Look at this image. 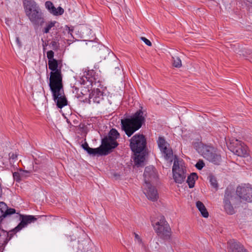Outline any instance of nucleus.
I'll return each mask as SVG.
<instances>
[{
  "label": "nucleus",
  "mask_w": 252,
  "mask_h": 252,
  "mask_svg": "<svg viewBox=\"0 0 252 252\" xmlns=\"http://www.w3.org/2000/svg\"><path fill=\"white\" fill-rule=\"evenodd\" d=\"M143 112L139 110L130 118L121 120L122 128L126 134L130 137L139 129L144 123Z\"/></svg>",
  "instance_id": "f257e3e1"
},
{
  "label": "nucleus",
  "mask_w": 252,
  "mask_h": 252,
  "mask_svg": "<svg viewBox=\"0 0 252 252\" xmlns=\"http://www.w3.org/2000/svg\"><path fill=\"white\" fill-rule=\"evenodd\" d=\"M49 85L57 106L62 108L66 105L67 101L64 94L63 82L50 84Z\"/></svg>",
  "instance_id": "f03ea898"
},
{
  "label": "nucleus",
  "mask_w": 252,
  "mask_h": 252,
  "mask_svg": "<svg viewBox=\"0 0 252 252\" xmlns=\"http://www.w3.org/2000/svg\"><path fill=\"white\" fill-rule=\"evenodd\" d=\"M173 178L177 184H182L185 181L187 176V170L185 163L176 156L174 158L172 167Z\"/></svg>",
  "instance_id": "7ed1b4c3"
},
{
  "label": "nucleus",
  "mask_w": 252,
  "mask_h": 252,
  "mask_svg": "<svg viewBox=\"0 0 252 252\" xmlns=\"http://www.w3.org/2000/svg\"><path fill=\"white\" fill-rule=\"evenodd\" d=\"M152 225L158 236L166 239L169 238L171 229L164 217H161L155 222L152 221Z\"/></svg>",
  "instance_id": "20e7f679"
},
{
  "label": "nucleus",
  "mask_w": 252,
  "mask_h": 252,
  "mask_svg": "<svg viewBox=\"0 0 252 252\" xmlns=\"http://www.w3.org/2000/svg\"><path fill=\"white\" fill-rule=\"evenodd\" d=\"M238 201L239 199L234 192L227 189L223 199L224 208L227 214L232 215L235 213L233 205L237 204Z\"/></svg>",
  "instance_id": "39448f33"
},
{
  "label": "nucleus",
  "mask_w": 252,
  "mask_h": 252,
  "mask_svg": "<svg viewBox=\"0 0 252 252\" xmlns=\"http://www.w3.org/2000/svg\"><path fill=\"white\" fill-rule=\"evenodd\" d=\"M129 146L134 153H141L146 146V139L143 134H136L130 139Z\"/></svg>",
  "instance_id": "423d86ee"
},
{
  "label": "nucleus",
  "mask_w": 252,
  "mask_h": 252,
  "mask_svg": "<svg viewBox=\"0 0 252 252\" xmlns=\"http://www.w3.org/2000/svg\"><path fill=\"white\" fill-rule=\"evenodd\" d=\"M119 135L117 130L112 128L109 132L108 135L102 139V146L106 148L109 154L111 152L112 149L118 145L116 139L119 137Z\"/></svg>",
  "instance_id": "0eeeda50"
},
{
  "label": "nucleus",
  "mask_w": 252,
  "mask_h": 252,
  "mask_svg": "<svg viewBox=\"0 0 252 252\" xmlns=\"http://www.w3.org/2000/svg\"><path fill=\"white\" fill-rule=\"evenodd\" d=\"M49 68L52 71L50 73L49 84L62 82V74L60 68H58L57 60L48 61Z\"/></svg>",
  "instance_id": "6e6552de"
},
{
  "label": "nucleus",
  "mask_w": 252,
  "mask_h": 252,
  "mask_svg": "<svg viewBox=\"0 0 252 252\" xmlns=\"http://www.w3.org/2000/svg\"><path fill=\"white\" fill-rule=\"evenodd\" d=\"M26 14L34 25L41 26L44 23L43 13L39 6L27 11Z\"/></svg>",
  "instance_id": "1a4fd4ad"
},
{
  "label": "nucleus",
  "mask_w": 252,
  "mask_h": 252,
  "mask_svg": "<svg viewBox=\"0 0 252 252\" xmlns=\"http://www.w3.org/2000/svg\"><path fill=\"white\" fill-rule=\"evenodd\" d=\"M158 144L160 151L164 154V158L171 162L173 160V152L169 144L162 137H159Z\"/></svg>",
  "instance_id": "9d476101"
},
{
  "label": "nucleus",
  "mask_w": 252,
  "mask_h": 252,
  "mask_svg": "<svg viewBox=\"0 0 252 252\" xmlns=\"http://www.w3.org/2000/svg\"><path fill=\"white\" fill-rule=\"evenodd\" d=\"M158 177L157 170L154 166H149L146 167L144 173V184H150L151 182L156 181Z\"/></svg>",
  "instance_id": "9b49d317"
},
{
  "label": "nucleus",
  "mask_w": 252,
  "mask_h": 252,
  "mask_svg": "<svg viewBox=\"0 0 252 252\" xmlns=\"http://www.w3.org/2000/svg\"><path fill=\"white\" fill-rule=\"evenodd\" d=\"M195 147L196 151L206 159L215 151L212 146L204 144L202 143H196L195 145Z\"/></svg>",
  "instance_id": "f8f14e48"
},
{
  "label": "nucleus",
  "mask_w": 252,
  "mask_h": 252,
  "mask_svg": "<svg viewBox=\"0 0 252 252\" xmlns=\"http://www.w3.org/2000/svg\"><path fill=\"white\" fill-rule=\"evenodd\" d=\"M143 191L148 199L155 201L158 198L157 189L151 184H143Z\"/></svg>",
  "instance_id": "ddd939ff"
},
{
  "label": "nucleus",
  "mask_w": 252,
  "mask_h": 252,
  "mask_svg": "<svg viewBox=\"0 0 252 252\" xmlns=\"http://www.w3.org/2000/svg\"><path fill=\"white\" fill-rule=\"evenodd\" d=\"M252 188L250 187H241L237 188L236 192L239 198L243 200L252 202Z\"/></svg>",
  "instance_id": "4468645a"
},
{
  "label": "nucleus",
  "mask_w": 252,
  "mask_h": 252,
  "mask_svg": "<svg viewBox=\"0 0 252 252\" xmlns=\"http://www.w3.org/2000/svg\"><path fill=\"white\" fill-rule=\"evenodd\" d=\"M19 220L21 222L14 229V231L15 232L20 231L23 228L27 226L28 224L31 223L32 222H34L36 220V218L33 216H25L20 215Z\"/></svg>",
  "instance_id": "2eb2a0df"
},
{
  "label": "nucleus",
  "mask_w": 252,
  "mask_h": 252,
  "mask_svg": "<svg viewBox=\"0 0 252 252\" xmlns=\"http://www.w3.org/2000/svg\"><path fill=\"white\" fill-rule=\"evenodd\" d=\"M103 93L99 89H97L93 90L90 94L89 103L99 104L103 102Z\"/></svg>",
  "instance_id": "dca6fc26"
},
{
  "label": "nucleus",
  "mask_w": 252,
  "mask_h": 252,
  "mask_svg": "<svg viewBox=\"0 0 252 252\" xmlns=\"http://www.w3.org/2000/svg\"><path fill=\"white\" fill-rule=\"evenodd\" d=\"M229 252H248L243 246L234 240L228 242Z\"/></svg>",
  "instance_id": "f3484780"
},
{
  "label": "nucleus",
  "mask_w": 252,
  "mask_h": 252,
  "mask_svg": "<svg viewBox=\"0 0 252 252\" xmlns=\"http://www.w3.org/2000/svg\"><path fill=\"white\" fill-rule=\"evenodd\" d=\"M87 152L90 155L95 156L96 155H107L109 154L106 148L102 146V143L99 148L93 149L91 148H88Z\"/></svg>",
  "instance_id": "a211bd4d"
},
{
  "label": "nucleus",
  "mask_w": 252,
  "mask_h": 252,
  "mask_svg": "<svg viewBox=\"0 0 252 252\" xmlns=\"http://www.w3.org/2000/svg\"><path fill=\"white\" fill-rule=\"evenodd\" d=\"M232 152L236 155L239 157H245L247 155L246 148L241 144L234 147Z\"/></svg>",
  "instance_id": "6ab92c4d"
},
{
  "label": "nucleus",
  "mask_w": 252,
  "mask_h": 252,
  "mask_svg": "<svg viewBox=\"0 0 252 252\" xmlns=\"http://www.w3.org/2000/svg\"><path fill=\"white\" fill-rule=\"evenodd\" d=\"M23 6L25 9V13L31 9L39 6L37 3L34 0H23Z\"/></svg>",
  "instance_id": "aec40b11"
},
{
  "label": "nucleus",
  "mask_w": 252,
  "mask_h": 252,
  "mask_svg": "<svg viewBox=\"0 0 252 252\" xmlns=\"http://www.w3.org/2000/svg\"><path fill=\"white\" fill-rule=\"evenodd\" d=\"M196 207L200 212L201 215L204 218H208L209 213L203 203L200 201H197L196 202Z\"/></svg>",
  "instance_id": "412c9836"
},
{
  "label": "nucleus",
  "mask_w": 252,
  "mask_h": 252,
  "mask_svg": "<svg viewBox=\"0 0 252 252\" xmlns=\"http://www.w3.org/2000/svg\"><path fill=\"white\" fill-rule=\"evenodd\" d=\"M207 160L215 164H220L221 161V158L220 154L216 153L214 151L212 153L211 155L209 156V158H208Z\"/></svg>",
  "instance_id": "4be33fe9"
},
{
  "label": "nucleus",
  "mask_w": 252,
  "mask_h": 252,
  "mask_svg": "<svg viewBox=\"0 0 252 252\" xmlns=\"http://www.w3.org/2000/svg\"><path fill=\"white\" fill-rule=\"evenodd\" d=\"M140 153L134 154V162L137 166H142L145 160V156Z\"/></svg>",
  "instance_id": "5701e85b"
},
{
  "label": "nucleus",
  "mask_w": 252,
  "mask_h": 252,
  "mask_svg": "<svg viewBox=\"0 0 252 252\" xmlns=\"http://www.w3.org/2000/svg\"><path fill=\"white\" fill-rule=\"evenodd\" d=\"M197 175L195 173H192L188 177L187 182L189 188H192L194 187L195 180L197 179Z\"/></svg>",
  "instance_id": "b1692460"
},
{
  "label": "nucleus",
  "mask_w": 252,
  "mask_h": 252,
  "mask_svg": "<svg viewBox=\"0 0 252 252\" xmlns=\"http://www.w3.org/2000/svg\"><path fill=\"white\" fill-rule=\"evenodd\" d=\"M57 23L56 21H50L46 23L45 27L43 29L42 32L43 33H47L52 28L55 26Z\"/></svg>",
  "instance_id": "393cba45"
},
{
  "label": "nucleus",
  "mask_w": 252,
  "mask_h": 252,
  "mask_svg": "<svg viewBox=\"0 0 252 252\" xmlns=\"http://www.w3.org/2000/svg\"><path fill=\"white\" fill-rule=\"evenodd\" d=\"M172 65L176 68H180L182 64L180 58L177 56L172 57Z\"/></svg>",
  "instance_id": "a878e982"
},
{
  "label": "nucleus",
  "mask_w": 252,
  "mask_h": 252,
  "mask_svg": "<svg viewBox=\"0 0 252 252\" xmlns=\"http://www.w3.org/2000/svg\"><path fill=\"white\" fill-rule=\"evenodd\" d=\"M45 7L48 10L49 12L54 15L56 8L54 6L53 3L50 1H47L45 3Z\"/></svg>",
  "instance_id": "bb28decb"
},
{
  "label": "nucleus",
  "mask_w": 252,
  "mask_h": 252,
  "mask_svg": "<svg viewBox=\"0 0 252 252\" xmlns=\"http://www.w3.org/2000/svg\"><path fill=\"white\" fill-rule=\"evenodd\" d=\"M75 91H76V96L77 98H81L82 96L87 94V93L89 92V90L86 89V88H84L81 90H80L78 88L75 89Z\"/></svg>",
  "instance_id": "cd10ccee"
},
{
  "label": "nucleus",
  "mask_w": 252,
  "mask_h": 252,
  "mask_svg": "<svg viewBox=\"0 0 252 252\" xmlns=\"http://www.w3.org/2000/svg\"><path fill=\"white\" fill-rule=\"evenodd\" d=\"M8 207L7 205L3 202H0V219L2 218L3 214L5 213Z\"/></svg>",
  "instance_id": "c85d7f7f"
},
{
  "label": "nucleus",
  "mask_w": 252,
  "mask_h": 252,
  "mask_svg": "<svg viewBox=\"0 0 252 252\" xmlns=\"http://www.w3.org/2000/svg\"><path fill=\"white\" fill-rule=\"evenodd\" d=\"M7 235V233L6 231L3 230H0V244H3L5 242Z\"/></svg>",
  "instance_id": "c756f323"
},
{
  "label": "nucleus",
  "mask_w": 252,
  "mask_h": 252,
  "mask_svg": "<svg viewBox=\"0 0 252 252\" xmlns=\"http://www.w3.org/2000/svg\"><path fill=\"white\" fill-rule=\"evenodd\" d=\"M209 180L211 186L216 189H218V185L216 178L213 176H210L209 177Z\"/></svg>",
  "instance_id": "7c9ffc66"
},
{
  "label": "nucleus",
  "mask_w": 252,
  "mask_h": 252,
  "mask_svg": "<svg viewBox=\"0 0 252 252\" xmlns=\"http://www.w3.org/2000/svg\"><path fill=\"white\" fill-rule=\"evenodd\" d=\"M21 173H20V170L17 171V172H14L13 173V177L14 179V180L16 181L17 182H19L21 179Z\"/></svg>",
  "instance_id": "2f4dec72"
},
{
  "label": "nucleus",
  "mask_w": 252,
  "mask_h": 252,
  "mask_svg": "<svg viewBox=\"0 0 252 252\" xmlns=\"http://www.w3.org/2000/svg\"><path fill=\"white\" fill-rule=\"evenodd\" d=\"M50 46L53 50H57L59 48V43L55 40H53L51 42Z\"/></svg>",
  "instance_id": "473e14b6"
},
{
  "label": "nucleus",
  "mask_w": 252,
  "mask_h": 252,
  "mask_svg": "<svg viewBox=\"0 0 252 252\" xmlns=\"http://www.w3.org/2000/svg\"><path fill=\"white\" fill-rule=\"evenodd\" d=\"M16 213L15 210L13 208H7L5 213L3 214V218H5L7 216L15 214Z\"/></svg>",
  "instance_id": "72a5a7b5"
},
{
  "label": "nucleus",
  "mask_w": 252,
  "mask_h": 252,
  "mask_svg": "<svg viewBox=\"0 0 252 252\" xmlns=\"http://www.w3.org/2000/svg\"><path fill=\"white\" fill-rule=\"evenodd\" d=\"M64 12V9L60 6L56 8L55 12L54 14L55 16H58L62 15Z\"/></svg>",
  "instance_id": "f704fd0d"
},
{
  "label": "nucleus",
  "mask_w": 252,
  "mask_h": 252,
  "mask_svg": "<svg viewBox=\"0 0 252 252\" xmlns=\"http://www.w3.org/2000/svg\"><path fill=\"white\" fill-rule=\"evenodd\" d=\"M205 166V163L202 160H199L195 164V167L199 170H201Z\"/></svg>",
  "instance_id": "c9c22d12"
},
{
  "label": "nucleus",
  "mask_w": 252,
  "mask_h": 252,
  "mask_svg": "<svg viewBox=\"0 0 252 252\" xmlns=\"http://www.w3.org/2000/svg\"><path fill=\"white\" fill-rule=\"evenodd\" d=\"M54 53L53 51L50 50L47 53V57L48 61H52V60H55L54 59Z\"/></svg>",
  "instance_id": "e433bc0d"
},
{
  "label": "nucleus",
  "mask_w": 252,
  "mask_h": 252,
  "mask_svg": "<svg viewBox=\"0 0 252 252\" xmlns=\"http://www.w3.org/2000/svg\"><path fill=\"white\" fill-rule=\"evenodd\" d=\"M134 237H135V240L136 241L139 243V244H142V243H143L142 240L141 238H140V237L138 235V234H137V233L134 232Z\"/></svg>",
  "instance_id": "4c0bfd02"
},
{
  "label": "nucleus",
  "mask_w": 252,
  "mask_h": 252,
  "mask_svg": "<svg viewBox=\"0 0 252 252\" xmlns=\"http://www.w3.org/2000/svg\"><path fill=\"white\" fill-rule=\"evenodd\" d=\"M141 39L148 46H152V43L148 39H147L145 37H141Z\"/></svg>",
  "instance_id": "58836bf2"
},
{
  "label": "nucleus",
  "mask_w": 252,
  "mask_h": 252,
  "mask_svg": "<svg viewBox=\"0 0 252 252\" xmlns=\"http://www.w3.org/2000/svg\"><path fill=\"white\" fill-rule=\"evenodd\" d=\"M20 170V173H21V179L23 180L24 178H25L27 176V174L29 173V172L27 171H24L23 170Z\"/></svg>",
  "instance_id": "ea45409f"
},
{
  "label": "nucleus",
  "mask_w": 252,
  "mask_h": 252,
  "mask_svg": "<svg viewBox=\"0 0 252 252\" xmlns=\"http://www.w3.org/2000/svg\"><path fill=\"white\" fill-rule=\"evenodd\" d=\"M9 157L10 159H16L17 158V155L16 154H15L14 153H10L9 154Z\"/></svg>",
  "instance_id": "a19ab883"
},
{
  "label": "nucleus",
  "mask_w": 252,
  "mask_h": 252,
  "mask_svg": "<svg viewBox=\"0 0 252 252\" xmlns=\"http://www.w3.org/2000/svg\"><path fill=\"white\" fill-rule=\"evenodd\" d=\"M16 42H17V44L19 48H21L22 46V43H21V41H20V39L18 37H16Z\"/></svg>",
  "instance_id": "79ce46f5"
},
{
  "label": "nucleus",
  "mask_w": 252,
  "mask_h": 252,
  "mask_svg": "<svg viewBox=\"0 0 252 252\" xmlns=\"http://www.w3.org/2000/svg\"><path fill=\"white\" fill-rule=\"evenodd\" d=\"M142 247L143 248V249L145 250L146 252H148L149 251L148 248L144 245L143 243L141 244Z\"/></svg>",
  "instance_id": "37998d69"
},
{
  "label": "nucleus",
  "mask_w": 252,
  "mask_h": 252,
  "mask_svg": "<svg viewBox=\"0 0 252 252\" xmlns=\"http://www.w3.org/2000/svg\"><path fill=\"white\" fill-rule=\"evenodd\" d=\"M82 147H83V149L84 150H85L86 151H87V149L88 148H90L88 144L87 143H85V144H83Z\"/></svg>",
  "instance_id": "c03bdc74"
},
{
  "label": "nucleus",
  "mask_w": 252,
  "mask_h": 252,
  "mask_svg": "<svg viewBox=\"0 0 252 252\" xmlns=\"http://www.w3.org/2000/svg\"><path fill=\"white\" fill-rule=\"evenodd\" d=\"M67 28L68 29V33H70V34H71V32H72V30H70L69 27H67Z\"/></svg>",
  "instance_id": "a18cd8bd"
}]
</instances>
